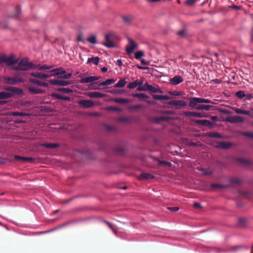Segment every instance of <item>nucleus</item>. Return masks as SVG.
<instances>
[{"label":"nucleus","mask_w":253,"mask_h":253,"mask_svg":"<svg viewBox=\"0 0 253 253\" xmlns=\"http://www.w3.org/2000/svg\"><path fill=\"white\" fill-rule=\"evenodd\" d=\"M39 65L34 64L32 62H29L28 58L22 59L18 63V66L12 65L9 66L16 71H28L30 69H36L38 68Z\"/></svg>","instance_id":"obj_1"},{"label":"nucleus","mask_w":253,"mask_h":253,"mask_svg":"<svg viewBox=\"0 0 253 253\" xmlns=\"http://www.w3.org/2000/svg\"><path fill=\"white\" fill-rule=\"evenodd\" d=\"M18 61L19 59L16 58L15 55L13 54H11L8 57L4 54L0 55V64L6 63L8 66H10L18 63Z\"/></svg>","instance_id":"obj_2"},{"label":"nucleus","mask_w":253,"mask_h":253,"mask_svg":"<svg viewBox=\"0 0 253 253\" xmlns=\"http://www.w3.org/2000/svg\"><path fill=\"white\" fill-rule=\"evenodd\" d=\"M198 103L214 104L211 100L195 97L190 99L188 106L190 107H195V106L197 105Z\"/></svg>","instance_id":"obj_3"},{"label":"nucleus","mask_w":253,"mask_h":253,"mask_svg":"<svg viewBox=\"0 0 253 253\" xmlns=\"http://www.w3.org/2000/svg\"><path fill=\"white\" fill-rule=\"evenodd\" d=\"M111 38H116L117 36L114 33L106 34L105 37L106 42H102L101 44L108 48L115 47L116 45L113 42Z\"/></svg>","instance_id":"obj_4"},{"label":"nucleus","mask_w":253,"mask_h":253,"mask_svg":"<svg viewBox=\"0 0 253 253\" xmlns=\"http://www.w3.org/2000/svg\"><path fill=\"white\" fill-rule=\"evenodd\" d=\"M4 80L6 84L14 85L19 83H22L24 82V79L20 77H5Z\"/></svg>","instance_id":"obj_5"},{"label":"nucleus","mask_w":253,"mask_h":253,"mask_svg":"<svg viewBox=\"0 0 253 253\" xmlns=\"http://www.w3.org/2000/svg\"><path fill=\"white\" fill-rule=\"evenodd\" d=\"M58 73H52L51 74H45L41 72H32L31 73V76L39 79H44L49 78L52 76H55Z\"/></svg>","instance_id":"obj_6"},{"label":"nucleus","mask_w":253,"mask_h":253,"mask_svg":"<svg viewBox=\"0 0 253 253\" xmlns=\"http://www.w3.org/2000/svg\"><path fill=\"white\" fill-rule=\"evenodd\" d=\"M195 122L198 125L207 126L209 128H213V123L208 120H197Z\"/></svg>","instance_id":"obj_7"},{"label":"nucleus","mask_w":253,"mask_h":253,"mask_svg":"<svg viewBox=\"0 0 253 253\" xmlns=\"http://www.w3.org/2000/svg\"><path fill=\"white\" fill-rule=\"evenodd\" d=\"M4 90L18 95H22L23 93L22 89L15 86H8L5 87Z\"/></svg>","instance_id":"obj_8"},{"label":"nucleus","mask_w":253,"mask_h":253,"mask_svg":"<svg viewBox=\"0 0 253 253\" xmlns=\"http://www.w3.org/2000/svg\"><path fill=\"white\" fill-rule=\"evenodd\" d=\"M78 104L84 108H89L94 106V102L91 100H81Z\"/></svg>","instance_id":"obj_9"},{"label":"nucleus","mask_w":253,"mask_h":253,"mask_svg":"<svg viewBox=\"0 0 253 253\" xmlns=\"http://www.w3.org/2000/svg\"><path fill=\"white\" fill-rule=\"evenodd\" d=\"M51 85H57L59 86H67L71 84V82L67 81L60 80H53L49 81Z\"/></svg>","instance_id":"obj_10"},{"label":"nucleus","mask_w":253,"mask_h":253,"mask_svg":"<svg viewBox=\"0 0 253 253\" xmlns=\"http://www.w3.org/2000/svg\"><path fill=\"white\" fill-rule=\"evenodd\" d=\"M99 79L100 77L98 76H88L85 78H82L81 79L80 83L82 84L94 83Z\"/></svg>","instance_id":"obj_11"},{"label":"nucleus","mask_w":253,"mask_h":253,"mask_svg":"<svg viewBox=\"0 0 253 253\" xmlns=\"http://www.w3.org/2000/svg\"><path fill=\"white\" fill-rule=\"evenodd\" d=\"M128 41L130 45L126 47V51L128 54H131L134 49L137 48L136 43L130 38H128Z\"/></svg>","instance_id":"obj_12"},{"label":"nucleus","mask_w":253,"mask_h":253,"mask_svg":"<svg viewBox=\"0 0 253 253\" xmlns=\"http://www.w3.org/2000/svg\"><path fill=\"white\" fill-rule=\"evenodd\" d=\"M226 121L230 123H241L243 121L242 117L240 116H231L226 118Z\"/></svg>","instance_id":"obj_13"},{"label":"nucleus","mask_w":253,"mask_h":253,"mask_svg":"<svg viewBox=\"0 0 253 253\" xmlns=\"http://www.w3.org/2000/svg\"><path fill=\"white\" fill-rule=\"evenodd\" d=\"M168 104L169 105L179 106L181 107H184L186 106V102L183 100H171L169 101Z\"/></svg>","instance_id":"obj_14"},{"label":"nucleus","mask_w":253,"mask_h":253,"mask_svg":"<svg viewBox=\"0 0 253 253\" xmlns=\"http://www.w3.org/2000/svg\"><path fill=\"white\" fill-rule=\"evenodd\" d=\"M183 81L182 78L179 75H176L169 80L170 84L173 85H177L182 82Z\"/></svg>","instance_id":"obj_15"},{"label":"nucleus","mask_w":253,"mask_h":253,"mask_svg":"<svg viewBox=\"0 0 253 253\" xmlns=\"http://www.w3.org/2000/svg\"><path fill=\"white\" fill-rule=\"evenodd\" d=\"M232 146V143L229 142H218L216 146L217 148L227 149Z\"/></svg>","instance_id":"obj_16"},{"label":"nucleus","mask_w":253,"mask_h":253,"mask_svg":"<svg viewBox=\"0 0 253 253\" xmlns=\"http://www.w3.org/2000/svg\"><path fill=\"white\" fill-rule=\"evenodd\" d=\"M88 96L92 98H101L104 97L105 95L99 92H89L87 93Z\"/></svg>","instance_id":"obj_17"},{"label":"nucleus","mask_w":253,"mask_h":253,"mask_svg":"<svg viewBox=\"0 0 253 253\" xmlns=\"http://www.w3.org/2000/svg\"><path fill=\"white\" fill-rule=\"evenodd\" d=\"M184 115L186 117H194L196 118H202L204 117V116L201 113L191 111L185 112Z\"/></svg>","instance_id":"obj_18"},{"label":"nucleus","mask_w":253,"mask_h":253,"mask_svg":"<svg viewBox=\"0 0 253 253\" xmlns=\"http://www.w3.org/2000/svg\"><path fill=\"white\" fill-rule=\"evenodd\" d=\"M29 81L31 83H33L35 84L39 85V86H44V87H48V83L41 82L36 79H34V78H30Z\"/></svg>","instance_id":"obj_19"},{"label":"nucleus","mask_w":253,"mask_h":253,"mask_svg":"<svg viewBox=\"0 0 253 253\" xmlns=\"http://www.w3.org/2000/svg\"><path fill=\"white\" fill-rule=\"evenodd\" d=\"M205 136L209 137V138H223V136L217 132H207L205 134Z\"/></svg>","instance_id":"obj_20"},{"label":"nucleus","mask_w":253,"mask_h":253,"mask_svg":"<svg viewBox=\"0 0 253 253\" xmlns=\"http://www.w3.org/2000/svg\"><path fill=\"white\" fill-rule=\"evenodd\" d=\"M14 96V94L10 92H0V99H6Z\"/></svg>","instance_id":"obj_21"},{"label":"nucleus","mask_w":253,"mask_h":253,"mask_svg":"<svg viewBox=\"0 0 253 253\" xmlns=\"http://www.w3.org/2000/svg\"><path fill=\"white\" fill-rule=\"evenodd\" d=\"M213 106L209 105H200L195 106V107H191L192 109H195L198 110H210Z\"/></svg>","instance_id":"obj_22"},{"label":"nucleus","mask_w":253,"mask_h":253,"mask_svg":"<svg viewBox=\"0 0 253 253\" xmlns=\"http://www.w3.org/2000/svg\"><path fill=\"white\" fill-rule=\"evenodd\" d=\"M28 89L30 92L34 94H37L40 93L43 94L44 93V90L41 88H35L32 86L29 87Z\"/></svg>","instance_id":"obj_23"},{"label":"nucleus","mask_w":253,"mask_h":253,"mask_svg":"<svg viewBox=\"0 0 253 253\" xmlns=\"http://www.w3.org/2000/svg\"><path fill=\"white\" fill-rule=\"evenodd\" d=\"M152 96L154 99L157 100H169L170 99V97L167 95H162L152 94Z\"/></svg>","instance_id":"obj_24"},{"label":"nucleus","mask_w":253,"mask_h":253,"mask_svg":"<svg viewBox=\"0 0 253 253\" xmlns=\"http://www.w3.org/2000/svg\"><path fill=\"white\" fill-rule=\"evenodd\" d=\"M42 146L46 148L52 149L59 147L60 144L58 143H43Z\"/></svg>","instance_id":"obj_25"},{"label":"nucleus","mask_w":253,"mask_h":253,"mask_svg":"<svg viewBox=\"0 0 253 253\" xmlns=\"http://www.w3.org/2000/svg\"><path fill=\"white\" fill-rule=\"evenodd\" d=\"M122 18L123 20L124 23L126 25H130L131 24L133 19L132 16H127L123 15L122 16Z\"/></svg>","instance_id":"obj_26"},{"label":"nucleus","mask_w":253,"mask_h":253,"mask_svg":"<svg viewBox=\"0 0 253 253\" xmlns=\"http://www.w3.org/2000/svg\"><path fill=\"white\" fill-rule=\"evenodd\" d=\"M145 86H147L148 90H149L150 92L152 93L156 92H160L161 93L162 91L159 88H156L154 86L152 85L149 84L148 83H145Z\"/></svg>","instance_id":"obj_27"},{"label":"nucleus","mask_w":253,"mask_h":253,"mask_svg":"<svg viewBox=\"0 0 253 253\" xmlns=\"http://www.w3.org/2000/svg\"><path fill=\"white\" fill-rule=\"evenodd\" d=\"M14 158L17 160H22L28 162H33L34 160V159L32 157H22L19 155H15Z\"/></svg>","instance_id":"obj_28"},{"label":"nucleus","mask_w":253,"mask_h":253,"mask_svg":"<svg viewBox=\"0 0 253 253\" xmlns=\"http://www.w3.org/2000/svg\"><path fill=\"white\" fill-rule=\"evenodd\" d=\"M112 100L116 103L120 104H125L129 102V100L128 99L123 98H115L112 99Z\"/></svg>","instance_id":"obj_29"},{"label":"nucleus","mask_w":253,"mask_h":253,"mask_svg":"<svg viewBox=\"0 0 253 253\" xmlns=\"http://www.w3.org/2000/svg\"><path fill=\"white\" fill-rule=\"evenodd\" d=\"M140 178L144 179H152L154 178V176L149 173H142L140 175Z\"/></svg>","instance_id":"obj_30"},{"label":"nucleus","mask_w":253,"mask_h":253,"mask_svg":"<svg viewBox=\"0 0 253 253\" xmlns=\"http://www.w3.org/2000/svg\"><path fill=\"white\" fill-rule=\"evenodd\" d=\"M132 96L134 97H137L140 100L144 99L146 98H149V96L145 94V93H133Z\"/></svg>","instance_id":"obj_31"},{"label":"nucleus","mask_w":253,"mask_h":253,"mask_svg":"<svg viewBox=\"0 0 253 253\" xmlns=\"http://www.w3.org/2000/svg\"><path fill=\"white\" fill-rule=\"evenodd\" d=\"M115 80L113 79H107L106 81H103V82L100 83V84H99V85H103V86L108 85L112 84L115 83Z\"/></svg>","instance_id":"obj_32"},{"label":"nucleus","mask_w":253,"mask_h":253,"mask_svg":"<svg viewBox=\"0 0 253 253\" xmlns=\"http://www.w3.org/2000/svg\"><path fill=\"white\" fill-rule=\"evenodd\" d=\"M10 115L12 116H28L29 115L28 113L25 112H11L10 113Z\"/></svg>","instance_id":"obj_33"},{"label":"nucleus","mask_w":253,"mask_h":253,"mask_svg":"<svg viewBox=\"0 0 253 253\" xmlns=\"http://www.w3.org/2000/svg\"><path fill=\"white\" fill-rule=\"evenodd\" d=\"M154 160L158 162L160 166H167L168 167H170L171 166L170 162L166 161H162L159 160L158 158H154Z\"/></svg>","instance_id":"obj_34"},{"label":"nucleus","mask_w":253,"mask_h":253,"mask_svg":"<svg viewBox=\"0 0 253 253\" xmlns=\"http://www.w3.org/2000/svg\"><path fill=\"white\" fill-rule=\"evenodd\" d=\"M126 84V81L125 79H121L119 82L115 84V87L120 88V87H123L125 86Z\"/></svg>","instance_id":"obj_35"},{"label":"nucleus","mask_w":253,"mask_h":253,"mask_svg":"<svg viewBox=\"0 0 253 253\" xmlns=\"http://www.w3.org/2000/svg\"><path fill=\"white\" fill-rule=\"evenodd\" d=\"M87 41L93 44H95L97 43L96 37L95 35H93L88 37L87 39Z\"/></svg>","instance_id":"obj_36"},{"label":"nucleus","mask_w":253,"mask_h":253,"mask_svg":"<svg viewBox=\"0 0 253 253\" xmlns=\"http://www.w3.org/2000/svg\"><path fill=\"white\" fill-rule=\"evenodd\" d=\"M198 169L202 171L204 175H210L212 173V171L208 169L200 168V169Z\"/></svg>","instance_id":"obj_37"},{"label":"nucleus","mask_w":253,"mask_h":253,"mask_svg":"<svg viewBox=\"0 0 253 253\" xmlns=\"http://www.w3.org/2000/svg\"><path fill=\"white\" fill-rule=\"evenodd\" d=\"M105 110L106 111H116V112H122V109L120 108L114 107V106H108L105 108Z\"/></svg>","instance_id":"obj_38"},{"label":"nucleus","mask_w":253,"mask_h":253,"mask_svg":"<svg viewBox=\"0 0 253 253\" xmlns=\"http://www.w3.org/2000/svg\"><path fill=\"white\" fill-rule=\"evenodd\" d=\"M52 72L55 73H58V74H57L56 75H62L66 73V71L65 70H63L62 68H57L55 69H54L51 70Z\"/></svg>","instance_id":"obj_39"},{"label":"nucleus","mask_w":253,"mask_h":253,"mask_svg":"<svg viewBox=\"0 0 253 253\" xmlns=\"http://www.w3.org/2000/svg\"><path fill=\"white\" fill-rule=\"evenodd\" d=\"M99 61V58L97 56L92 57L91 58H88L87 62H92L94 65H98Z\"/></svg>","instance_id":"obj_40"},{"label":"nucleus","mask_w":253,"mask_h":253,"mask_svg":"<svg viewBox=\"0 0 253 253\" xmlns=\"http://www.w3.org/2000/svg\"><path fill=\"white\" fill-rule=\"evenodd\" d=\"M57 90L59 92H61L64 93H72L73 92V90L69 88H58L57 89Z\"/></svg>","instance_id":"obj_41"},{"label":"nucleus","mask_w":253,"mask_h":253,"mask_svg":"<svg viewBox=\"0 0 253 253\" xmlns=\"http://www.w3.org/2000/svg\"><path fill=\"white\" fill-rule=\"evenodd\" d=\"M229 181L230 184H241L242 182V181L240 179L237 178H231L229 179Z\"/></svg>","instance_id":"obj_42"},{"label":"nucleus","mask_w":253,"mask_h":253,"mask_svg":"<svg viewBox=\"0 0 253 253\" xmlns=\"http://www.w3.org/2000/svg\"><path fill=\"white\" fill-rule=\"evenodd\" d=\"M246 219L244 218H239L238 220V226L240 227H244L246 226Z\"/></svg>","instance_id":"obj_43"},{"label":"nucleus","mask_w":253,"mask_h":253,"mask_svg":"<svg viewBox=\"0 0 253 253\" xmlns=\"http://www.w3.org/2000/svg\"><path fill=\"white\" fill-rule=\"evenodd\" d=\"M39 65L38 66V67H39V69L40 70L50 69L53 67L52 66L47 65H46V64H44V65H41V66H40V64H39Z\"/></svg>","instance_id":"obj_44"},{"label":"nucleus","mask_w":253,"mask_h":253,"mask_svg":"<svg viewBox=\"0 0 253 253\" xmlns=\"http://www.w3.org/2000/svg\"><path fill=\"white\" fill-rule=\"evenodd\" d=\"M235 95L237 98L241 99L245 97V93L243 91L240 90L236 92Z\"/></svg>","instance_id":"obj_45"},{"label":"nucleus","mask_w":253,"mask_h":253,"mask_svg":"<svg viewBox=\"0 0 253 253\" xmlns=\"http://www.w3.org/2000/svg\"><path fill=\"white\" fill-rule=\"evenodd\" d=\"M16 13L11 15L10 17L12 18H17L21 13V7L19 6H17L15 7Z\"/></svg>","instance_id":"obj_46"},{"label":"nucleus","mask_w":253,"mask_h":253,"mask_svg":"<svg viewBox=\"0 0 253 253\" xmlns=\"http://www.w3.org/2000/svg\"><path fill=\"white\" fill-rule=\"evenodd\" d=\"M229 186L228 185H224L221 184H214L212 183L211 184V187L212 188H227Z\"/></svg>","instance_id":"obj_47"},{"label":"nucleus","mask_w":253,"mask_h":253,"mask_svg":"<svg viewBox=\"0 0 253 253\" xmlns=\"http://www.w3.org/2000/svg\"><path fill=\"white\" fill-rule=\"evenodd\" d=\"M142 108V106L141 105L138 104V105H132L129 106L127 107V109L129 110H135L137 109H140Z\"/></svg>","instance_id":"obj_48"},{"label":"nucleus","mask_w":253,"mask_h":253,"mask_svg":"<svg viewBox=\"0 0 253 253\" xmlns=\"http://www.w3.org/2000/svg\"><path fill=\"white\" fill-rule=\"evenodd\" d=\"M235 112L237 114H243V115H248L249 114V113H250V112L249 111L245 110H242V109H237L235 111Z\"/></svg>","instance_id":"obj_49"},{"label":"nucleus","mask_w":253,"mask_h":253,"mask_svg":"<svg viewBox=\"0 0 253 253\" xmlns=\"http://www.w3.org/2000/svg\"><path fill=\"white\" fill-rule=\"evenodd\" d=\"M51 96L58 99L63 100L64 99V96L59 93H53L51 94Z\"/></svg>","instance_id":"obj_50"},{"label":"nucleus","mask_w":253,"mask_h":253,"mask_svg":"<svg viewBox=\"0 0 253 253\" xmlns=\"http://www.w3.org/2000/svg\"><path fill=\"white\" fill-rule=\"evenodd\" d=\"M144 52L142 51H137L135 53V58L136 59H139L141 57L143 56Z\"/></svg>","instance_id":"obj_51"},{"label":"nucleus","mask_w":253,"mask_h":253,"mask_svg":"<svg viewBox=\"0 0 253 253\" xmlns=\"http://www.w3.org/2000/svg\"><path fill=\"white\" fill-rule=\"evenodd\" d=\"M137 86V84L135 83V81L133 82H130L127 85V88L129 89H134L136 88Z\"/></svg>","instance_id":"obj_52"},{"label":"nucleus","mask_w":253,"mask_h":253,"mask_svg":"<svg viewBox=\"0 0 253 253\" xmlns=\"http://www.w3.org/2000/svg\"><path fill=\"white\" fill-rule=\"evenodd\" d=\"M242 135L244 136L253 138V132L250 131H244L242 132Z\"/></svg>","instance_id":"obj_53"},{"label":"nucleus","mask_w":253,"mask_h":253,"mask_svg":"<svg viewBox=\"0 0 253 253\" xmlns=\"http://www.w3.org/2000/svg\"><path fill=\"white\" fill-rule=\"evenodd\" d=\"M238 161L241 163L245 164H250V161L248 159H244V158H239Z\"/></svg>","instance_id":"obj_54"},{"label":"nucleus","mask_w":253,"mask_h":253,"mask_svg":"<svg viewBox=\"0 0 253 253\" xmlns=\"http://www.w3.org/2000/svg\"><path fill=\"white\" fill-rule=\"evenodd\" d=\"M138 91H147L148 90L147 86H145V84L143 86H139L137 88Z\"/></svg>","instance_id":"obj_55"},{"label":"nucleus","mask_w":253,"mask_h":253,"mask_svg":"<svg viewBox=\"0 0 253 253\" xmlns=\"http://www.w3.org/2000/svg\"><path fill=\"white\" fill-rule=\"evenodd\" d=\"M177 35L181 37H184L186 35V31L184 29H182L177 33Z\"/></svg>","instance_id":"obj_56"},{"label":"nucleus","mask_w":253,"mask_h":253,"mask_svg":"<svg viewBox=\"0 0 253 253\" xmlns=\"http://www.w3.org/2000/svg\"><path fill=\"white\" fill-rule=\"evenodd\" d=\"M72 76V73L64 74L63 76L58 77L59 79H69Z\"/></svg>","instance_id":"obj_57"},{"label":"nucleus","mask_w":253,"mask_h":253,"mask_svg":"<svg viewBox=\"0 0 253 253\" xmlns=\"http://www.w3.org/2000/svg\"><path fill=\"white\" fill-rule=\"evenodd\" d=\"M196 0H186L185 4L188 5H193L196 2Z\"/></svg>","instance_id":"obj_58"},{"label":"nucleus","mask_w":253,"mask_h":253,"mask_svg":"<svg viewBox=\"0 0 253 253\" xmlns=\"http://www.w3.org/2000/svg\"><path fill=\"white\" fill-rule=\"evenodd\" d=\"M124 151H125V149H124V148H123L122 147H116L115 148V151L117 152L123 153L124 152Z\"/></svg>","instance_id":"obj_59"},{"label":"nucleus","mask_w":253,"mask_h":253,"mask_svg":"<svg viewBox=\"0 0 253 253\" xmlns=\"http://www.w3.org/2000/svg\"><path fill=\"white\" fill-rule=\"evenodd\" d=\"M168 209L171 211H177L179 210V208L177 207H168Z\"/></svg>","instance_id":"obj_60"},{"label":"nucleus","mask_w":253,"mask_h":253,"mask_svg":"<svg viewBox=\"0 0 253 253\" xmlns=\"http://www.w3.org/2000/svg\"><path fill=\"white\" fill-rule=\"evenodd\" d=\"M128 120V118L126 117H120L118 119V121L120 122H126Z\"/></svg>","instance_id":"obj_61"},{"label":"nucleus","mask_w":253,"mask_h":253,"mask_svg":"<svg viewBox=\"0 0 253 253\" xmlns=\"http://www.w3.org/2000/svg\"><path fill=\"white\" fill-rule=\"evenodd\" d=\"M245 97H246V99L248 100H251L253 98V96L251 93L247 94H245Z\"/></svg>","instance_id":"obj_62"},{"label":"nucleus","mask_w":253,"mask_h":253,"mask_svg":"<svg viewBox=\"0 0 253 253\" xmlns=\"http://www.w3.org/2000/svg\"><path fill=\"white\" fill-rule=\"evenodd\" d=\"M211 82L214 83H215V84H220L222 83V81L219 80V79H215L212 80L211 81Z\"/></svg>","instance_id":"obj_63"},{"label":"nucleus","mask_w":253,"mask_h":253,"mask_svg":"<svg viewBox=\"0 0 253 253\" xmlns=\"http://www.w3.org/2000/svg\"><path fill=\"white\" fill-rule=\"evenodd\" d=\"M103 222L104 223H105L109 226V227L114 232L115 230H114L113 226L112 225V224L110 222H109L108 221H107L106 220H104Z\"/></svg>","instance_id":"obj_64"}]
</instances>
